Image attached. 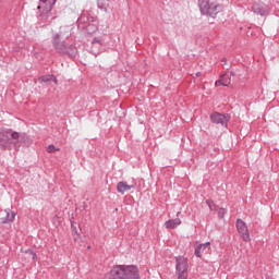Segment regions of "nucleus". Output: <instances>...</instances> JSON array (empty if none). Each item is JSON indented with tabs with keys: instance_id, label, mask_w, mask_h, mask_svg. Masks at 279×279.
I'll list each match as a JSON object with an SVG mask.
<instances>
[{
	"instance_id": "1",
	"label": "nucleus",
	"mask_w": 279,
	"mask_h": 279,
	"mask_svg": "<svg viewBox=\"0 0 279 279\" xmlns=\"http://www.w3.org/2000/svg\"><path fill=\"white\" fill-rule=\"evenodd\" d=\"M32 140L27 134L5 131L0 129V149H12V147H19V145H29Z\"/></svg>"
},
{
	"instance_id": "2",
	"label": "nucleus",
	"mask_w": 279,
	"mask_h": 279,
	"mask_svg": "<svg viewBox=\"0 0 279 279\" xmlns=\"http://www.w3.org/2000/svg\"><path fill=\"white\" fill-rule=\"evenodd\" d=\"M141 272L138 267L134 265H116L109 274L105 275V279H138Z\"/></svg>"
},
{
	"instance_id": "3",
	"label": "nucleus",
	"mask_w": 279,
	"mask_h": 279,
	"mask_svg": "<svg viewBox=\"0 0 279 279\" xmlns=\"http://www.w3.org/2000/svg\"><path fill=\"white\" fill-rule=\"evenodd\" d=\"M201 14L216 19L219 12H223V5L210 2V0H197Z\"/></svg>"
},
{
	"instance_id": "4",
	"label": "nucleus",
	"mask_w": 279,
	"mask_h": 279,
	"mask_svg": "<svg viewBox=\"0 0 279 279\" xmlns=\"http://www.w3.org/2000/svg\"><path fill=\"white\" fill-rule=\"evenodd\" d=\"M53 5H56V0H39V4L37 7V10L39 12V21H49V16H51V10H53Z\"/></svg>"
},
{
	"instance_id": "5",
	"label": "nucleus",
	"mask_w": 279,
	"mask_h": 279,
	"mask_svg": "<svg viewBox=\"0 0 279 279\" xmlns=\"http://www.w3.org/2000/svg\"><path fill=\"white\" fill-rule=\"evenodd\" d=\"M177 279H189V259L184 256L175 257Z\"/></svg>"
},
{
	"instance_id": "6",
	"label": "nucleus",
	"mask_w": 279,
	"mask_h": 279,
	"mask_svg": "<svg viewBox=\"0 0 279 279\" xmlns=\"http://www.w3.org/2000/svg\"><path fill=\"white\" fill-rule=\"evenodd\" d=\"M236 230L241 239L245 241V243H250V229H247V223H245V221H243L241 218L236 219Z\"/></svg>"
},
{
	"instance_id": "7",
	"label": "nucleus",
	"mask_w": 279,
	"mask_h": 279,
	"mask_svg": "<svg viewBox=\"0 0 279 279\" xmlns=\"http://www.w3.org/2000/svg\"><path fill=\"white\" fill-rule=\"evenodd\" d=\"M211 123H216V125H228V121H230V116L222 114L219 112H214L210 114Z\"/></svg>"
},
{
	"instance_id": "8",
	"label": "nucleus",
	"mask_w": 279,
	"mask_h": 279,
	"mask_svg": "<svg viewBox=\"0 0 279 279\" xmlns=\"http://www.w3.org/2000/svg\"><path fill=\"white\" fill-rule=\"evenodd\" d=\"M52 46L57 53L63 54L64 51H66V45H64V41L60 40V34H54L52 36Z\"/></svg>"
},
{
	"instance_id": "9",
	"label": "nucleus",
	"mask_w": 279,
	"mask_h": 279,
	"mask_svg": "<svg viewBox=\"0 0 279 279\" xmlns=\"http://www.w3.org/2000/svg\"><path fill=\"white\" fill-rule=\"evenodd\" d=\"M16 217V211H13L10 208L4 209L0 215V223H12Z\"/></svg>"
},
{
	"instance_id": "10",
	"label": "nucleus",
	"mask_w": 279,
	"mask_h": 279,
	"mask_svg": "<svg viewBox=\"0 0 279 279\" xmlns=\"http://www.w3.org/2000/svg\"><path fill=\"white\" fill-rule=\"evenodd\" d=\"M210 252V242H205L203 244H199L196 248H195V256L197 258H202L203 254H208Z\"/></svg>"
},
{
	"instance_id": "11",
	"label": "nucleus",
	"mask_w": 279,
	"mask_h": 279,
	"mask_svg": "<svg viewBox=\"0 0 279 279\" xmlns=\"http://www.w3.org/2000/svg\"><path fill=\"white\" fill-rule=\"evenodd\" d=\"M232 78L230 77V73L226 72L220 75V80L215 82V86H230Z\"/></svg>"
},
{
	"instance_id": "12",
	"label": "nucleus",
	"mask_w": 279,
	"mask_h": 279,
	"mask_svg": "<svg viewBox=\"0 0 279 279\" xmlns=\"http://www.w3.org/2000/svg\"><path fill=\"white\" fill-rule=\"evenodd\" d=\"M134 184L129 185L128 182L125 181H120L117 184V191L118 193H121V195H124L126 193V191H131V189H134Z\"/></svg>"
},
{
	"instance_id": "13",
	"label": "nucleus",
	"mask_w": 279,
	"mask_h": 279,
	"mask_svg": "<svg viewBox=\"0 0 279 279\" xmlns=\"http://www.w3.org/2000/svg\"><path fill=\"white\" fill-rule=\"evenodd\" d=\"M252 10H253L254 14H257L259 16H267V14H269V11L267 9H265V7H263V4L255 3V4H253Z\"/></svg>"
},
{
	"instance_id": "14",
	"label": "nucleus",
	"mask_w": 279,
	"mask_h": 279,
	"mask_svg": "<svg viewBox=\"0 0 279 279\" xmlns=\"http://www.w3.org/2000/svg\"><path fill=\"white\" fill-rule=\"evenodd\" d=\"M180 223H182V220H180V218H177V219H170V220L166 221L165 226H166L167 230H175V228H178V226H180Z\"/></svg>"
},
{
	"instance_id": "15",
	"label": "nucleus",
	"mask_w": 279,
	"mask_h": 279,
	"mask_svg": "<svg viewBox=\"0 0 279 279\" xmlns=\"http://www.w3.org/2000/svg\"><path fill=\"white\" fill-rule=\"evenodd\" d=\"M63 54L69 56V58H76L77 56V48L73 45H70L69 47L65 48V51Z\"/></svg>"
},
{
	"instance_id": "16",
	"label": "nucleus",
	"mask_w": 279,
	"mask_h": 279,
	"mask_svg": "<svg viewBox=\"0 0 279 279\" xmlns=\"http://www.w3.org/2000/svg\"><path fill=\"white\" fill-rule=\"evenodd\" d=\"M71 228H72V234L74 236V241L77 242L80 241V238L82 236V231L81 230H77V227H75L74 225H71Z\"/></svg>"
},
{
	"instance_id": "17",
	"label": "nucleus",
	"mask_w": 279,
	"mask_h": 279,
	"mask_svg": "<svg viewBox=\"0 0 279 279\" xmlns=\"http://www.w3.org/2000/svg\"><path fill=\"white\" fill-rule=\"evenodd\" d=\"M51 80H53V75H43L39 77V82L44 83L51 82Z\"/></svg>"
},
{
	"instance_id": "18",
	"label": "nucleus",
	"mask_w": 279,
	"mask_h": 279,
	"mask_svg": "<svg viewBox=\"0 0 279 279\" xmlns=\"http://www.w3.org/2000/svg\"><path fill=\"white\" fill-rule=\"evenodd\" d=\"M47 151L48 154H56V151H60V148H57L54 145L51 144L47 147Z\"/></svg>"
},
{
	"instance_id": "19",
	"label": "nucleus",
	"mask_w": 279,
	"mask_h": 279,
	"mask_svg": "<svg viewBox=\"0 0 279 279\" xmlns=\"http://www.w3.org/2000/svg\"><path fill=\"white\" fill-rule=\"evenodd\" d=\"M226 213H228V210L226 208L218 209L219 219H223V217H226Z\"/></svg>"
},
{
	"instance_id": "20",
	"label": "nucleus",
	"mask_w": 279,
	"mask_h": 279,
	"mask_svg": "<svg viewBox=\"0 0 279 279\" xmlns=\"http://www.w3.org/2000/svg\"><path fill=\"white\" fill-rule=\"evenodd\" d=\"M93 47H95V45H98L99 47H101V39H97L94 38V40L92 41Z\"/></svg>"
},
{
	"instance_id": "21",
	"label": "nucleus",
	"mask_w": 279,
	"mask_h": 279,
	"mask_svg": "<svg viewBox=\"0 0 279 279\" xmlns=\"http://www.w3.org/2000/svg\"><path fill=\"white\" fill-rule=\"evenodd\" d=\"M206 204L209 206L210 210H214V208H213V201L207 199Z\"/></svg>"
},
{
	"instance_id": "22",
	"label": "nucleus",
	"mask_w": 279,
	"mask_h": 279,
	"mask_svg": "<svg viewBox=\"0 0 279 279\" xmlns=\"http://www.w3.org/2000/svg\"><path fill=\"white\" fill-rule=\"evenodd\" d=\"M28 253L32 255L33 260H36V253L28 251Z\"/></svg>"
},
{
	"instance_id": "23",
	"label": "nucleus",
	"mask_w": 279,
	"mask_h": 279,
	"mask_svg": "<svg viewBox=\"0 0 279 279\" xmlns=\"http://www.w3.org/2000/svg\"><path fill=\"white\" fill-rule=\"evenodd\" d=\"M54 84H58V78H56V76L52 77Z\"/></svg>"
},
{
	"instance_id": "24",
	"label": "nucleus",
	"mask_w": 279,
	"mask_h": 279,
	"mask_svg": "<svg viewBox=\"0 0 279 279\" xmlns=\"http://www.w3.org/2000/svg\"><path fill=\"white\" fill-rule=\"evenodd\" d=\"M229 73V76L231 77V76H234V72H228Z\"/></svg>"
},
{
	"instance_id": "25",
	"label": "nucleus",
	"mask_w": 279,
	"mask_h": 279,
	"mask_svg": "<svg viewBox=\"0 0 279 279\" xmlns=\"http://www.w3.org/2000/svg\"><path fill=\"white\" fill-rule=\"evenodd\" d=\"M196 75H197V77H199V75H202V73H201V72H198V73H196Z\"/></svg>"
},
{
	"instance_id": "26",
	"label": "nucleus",
	"mask_w": 279,
	"mask_h": 279,
	"mask_svg": "<svg viewBox=\"0 0 279 279\" xmlns=\"http://www.w3.org/2000/svg\"><path fill=\"white\" fill-rule=\"evenodd\" d=\"M222 62H226V58L222 59Z\"/></svg>"
}]
</instances>
